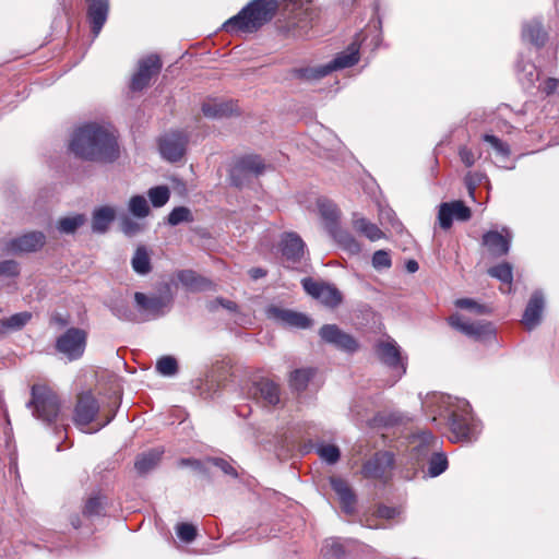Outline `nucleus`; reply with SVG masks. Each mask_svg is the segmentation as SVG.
<instances>
[{"instance_id":"nucleus-1","label":"nucleus","mask_w":559,"mask_h":559,"mask_svg":"<svg viewBox=\"0 0 559 559\" xmlns=\"http://www.w3.org/2000/svg\"><path fill=\"white\" fill-rule=\"evenodd\" d=\"M71 152L85 160L112 163L119 157V146L112 132L97 123H87L72 135Z\"/></svg>"},{"instance_id":"nucleus-2","label":"nucleus","mask_w":559,"mask_h":559,"mask_svg":"<svg viewBox=\"0 0 559 559\" xmlns=\"http://www.w3.org/2000/svg\"><path fill=\"white\" fill-rule=\"evenodd\" d=\"M277 8V0H251L236 15L228 19L223 28L230 34L254 33L273 19Z\"/></svg>"},{"instance_id":"nucleus-3","label":"nucleus","mask_w":559,"mask_h":559,"mask_svg":"<svg viewBox=\"0 0 559 559\" xmlns=\"http://www.w3.org/2000/svg\"><path fill=\"white\" fill-rule=\"evenodd\" d=\"M440 415L449 418L451 431L456 440L472 441L478 435L477 424L472 415L471 405L466 400L452 396L439 397Z\"/></svg>"},{"instance_id":"nucleus-4","label":"nucleus","mask_w":559,"mask_h":559,"mask_svg":"<svg viewBox=\"0 0 559 559\" xmlns=\"http://www.w3.org/2000/svg\"><path fill=\"white\" fill-rule=\"evenodd\" d=\"M284 14L287 15L285 28L289 36L301 38L309 34L319 16L312 0H286Z\"/></svg>"},{"instance_id":"nucleus-5","label":"nucleus","mask_w":559,"mask_h":559,"mask_svg":"<svg viewBox=\"0 0 559 559\" xmlns=\"http://www.w3.org/2000/svg\"><path fill=\"white\" fill-rule=\"evenodd\" d=\"M31 394L32 399L26 406L32 409L33 415L47 425L55 423L60 414V402L57 394L40 384H34Z\"/></svg>"},{"instance_id":"nucleus-6","label":"nucleus","mask_w":559,"mask_h":559,"mask_svg":"<svg viewBox=\"0 0 559 559\" xmlns=\"http://www.w3.org/2000/svg\"><path fill=\"white\" fill-rule=\"evenodd\" d=\"M98 413L99 404L95 396L91 392L80 394L73 416L75 426L84 432L93 433L108 425L115 417V414H110L96 429H87V426L96 419Z\"/></svg>"},{"instance_id":"nucleus-7","label":"nucleus","mask_w":559,"mask_h":559,"mask_svg":"<svg viewBox=\"0 0 559 559\" xmlns=\"http://www.w3.org/2000/svg\"><path fill=\"white\" fill-rule=\"evenodd\" d=\"M87 334L79 328H70L57 337L55 348L69 361L80 359L86 347Z\"/></svg>"},{"instance_id":"nucleus-8","label":"nucleus","mask_w":559,"mask_h":559,"mask_svg":"<svg viewBox=\"0 0 559 559\" xmlns=\"http://www.w3.org/2000/svg\"><path fill=\"white\" fill-rule=\"evenodd\" d=\"M266 168L262 158L258 155H246L237 158L229 171L231 185L242 187L252 177L261 175Z\"/></svg>"},{"instance_id":"nucleus-9","label":"nucleus","mask_w":559,"mask_h":559,"mask_svg":"<svg viewBox=\"0 0 559 559\" xmlns=\"http://www.w3.org/2000/svg\"><path fill=\"white\" fill-rule=\"evenodd\" d=\"M305 292L329 308H336L343 301V295L333 284L306 277L301 281Z\"/></svg>"},{"instance_id":"nucleus-10","label":"nucleus","mask_w":559,"mask_h":559,"mask_svg":"<svg viewBox=\"0 0 559 559\" xmlns=\"http://www.w3.org/2000/svg\"><path fill=\"white\" fill-rule=\"evenodd\" d=\"M376 354L379 360L391 369H397L400 379L406 373V362L401 356V348L397 343L388 337L384 341H379L376 344Z\"/></svg>"},{"instance_id":"nucleus-11","label":"nucleus","mask_w":559,"mask_h":559,"mask_svg":"<svg viewBox=\"0 0 559 559\" xmlns=\"http://www.w3.org/2000/svg\"><path fill=\"white\" fill-rule=\"evenodd\" d=\"M134 300L143 321L165 314L170 305V298L147 296L143 293H135Z\"/></svg>"},{"instance_id":"nucleus-12","label":"nucleus","mask_w":559,"mask_h":559,"mask_svg":"<svg viewBox=\"0 0 559 559\" xmlns=\"http://www.w3.org/2000/svg\"><path fill=\"white\" fill-rule=\"evenodd\" d=\"M319 335L328 344L335 346L337 349L354 353L358 348L357 341L348 333L342 331L336 324H324Z\"/></svg>"},{"instance_id":"nucleus-13","label":"nucleus","mask_w":559,"mask_h":559,"mask_svg":"<svg viewBox=\"0 0 559 559\" xmlns=\"http://www.w3.org/2000/svg\"><path fill=\"white\" fill-rule=\"evenodd\" d=\"M471 216L472 211L463 201L444 202L439 205L438 222L442 229H449L454 218L466 222Z\"/></svg>"},{"instance_id":"nucleus-14","label":"nucleus","mask_w":559,"mask_h":559,"mask_svg":"<svg viewBox=\"0 0 559 559\" xmlns=\"http://www.w3.org/2000/svg\"><path fill=\"white\" fill-rule=\"evenodd\" d=\"M188 139L182 132H170L160 138L159 152L169 162H177L186 153Z\"/></svg>"},{"instance_id":"nucleus-15","label":"nucleus","mask_w":559,"mask_h":559,"mask_svg":"<svg viewBox=\"0 0 559 559\" xmlns=\"http://www.w3.org/2000/svg\"><path fill=\"white\" fill-rule=\"evenodd\" d=\"M162 68L160 59L157 55H151L139 61V69L131 80L132 91H142L146 87L153 75L157 74Z\"/></svg>"},{"instance_id":"nucleus-16","label":"nucleus","mask_w":559,"mask_h":559,"mask_svg":"<svg viewBox=\"0 0 559 559\" xmlns=\"http://www.w3.org/2000/svg\"><path fill=\"white\" fill-rule=\"evenodd\" d=\"M449 323L455 330L475 340H483L495 333L491 323L485 321L467 322L457 313L449 318Z\"/></svg>"},{"instance_id":"nucleus-17","label":"nucleus","mask_w":559,"mask_h":559,"mask_svg":"<svg viewBox=\"0 0 559 559\" xmlns=\"http://www.w3.org/2000/svg\"><path fill=\"white\" fill-rule=\"evenodd\" d=\"M266 316L284 326L307 329L311 325V319L301 312L271 306L266 309Z\"/></svg>"},{"instance_id":"nucleus-18","label":"nucleus","mask_w":559,"mask_h":559,"mask_svg":"<svg viewBox=\"0 0 559 559\" xmlns=\"http://www.w3.org/2000/svg\"><path fill=\"white\" fill-rule=\"evenodd\" d=\"M393 454L388 451H380L364 464L361 474L365 478H382L393 467Z\"/></svg>"},{"instance_id":"nucleus-19","label":"nucleus","mask_w":559,"mask_h":559,"mask_svg":"<svg viewBox=\"0 0 559 559\" xmlns=\"http://www.w3.org/2000/svg\"><path fill=\"white\" fill-rule=\"evenodd\" d=\"M512 234L508 228H503L501 233L489 230L484 234L481 243L489 254L495 258L506 255L510 250Z\"/></svg>"},{"instance_id":"nucleus-20","label":"nucleus","mask_w":559,"mask_h":559,"mask_svg":"<svg viewBox=\"0 0 559 559\" xmlns=\"http://www.w3.org/2000/svg\"><path fill=\"white\" fill-rule=\"evenodd\" d=\"M249 396L264 405H276L280 402V388L270 379H260L253 382L249 390Z\"/></svg>"},{"instance_id":"nucleus-21","label":"nucleus","mask_w":559,"mask_h":559,"mask_svg":"<svg viewBox=\"0 0 559 559\" xmlns=\"http://www.w3.org/2000/svg\"><path fill=\"white\" fill-rule=\"evenodd\" d=\"M305 242L296 233L283 234L280 242L282 255L292 264L299 263L305 254Z\"/></svg>"},{"instance_id":"nucleus-22","label":"nucleus","mask_w":559,"mask_h":559,"mask_svg":"<svg viewBox=\"0 0 559 559\" xmlns=\"http://www.w3.org/2000/svg\"><path fill=\"white\" fill-rule=\"evenodd\" d=\"M544 308L545 296L542 290L537 289L531 295L522 318V323L528 331L534 330L540 323Z\"/></svg>"},{"instance_id":"nucleus-23","label":"nucleus","mask_w":559,"mask_h":559,"mask_svg":"<svg viewBox=\"0 0 559 559\" xmlns=\"http://www.w3.org/2000/svg\"><path fill=\"white\" fill-rule=\"evenodd\" d=\"M46 242V236L41 231H31L13 238L9 249L13 253L33 252L39 250Z\"/></svg>"},{"instance_id":"nucleus-24","label":"nucleus","mask_w":559,"mask_h":559,"mask_svg":"<svg viewBox=\"0 0 559 559\" xmlns=\"http://www.w3.org/2000/svg\"><path fill=\"white\" fill-rule=\"evenodd\" d=\"M86 3L87 17L91 23L92 32L96 37L107 21L109 0H86Z\"/></svg>"},{"instance_id":"nucleus-25","label":"nucleus","mask_w":559,"mask_h":559,"mask_svg":"<svg viewBox=\"0 0 559 559\" xmlns=\"http://www.w3.org/2000/svg\"><path fill=\"white\" fill-rule=\"evenodd\" d=\"M330 485L337 495L342 509L345 513H353L356 504V496L346 480L340 477H331Z\"/></svg>"},{"instance_id":"nucleus-26","label":"nucleus","mask_w":559,"mask_h":559,"mask_svg":"<svg viewBox=\"0 0 559 559\" xmlns=\"http://www.w3.org/2000/svg\"><path fill=\"white\" fill-rule=\"evenodd\" d=\"M116 218V210L104 205L94 210L92 214V230L96 234H105Z\"/></svg>"},{"instance_id":"nucleus-27","label":"nucleus","mask_w":559,"mask_h":559,"mask_svg":"<svg viewBox=\"0 0 559 559\" xmlns=\"http://www.w3.org/2000/svg\"><path fill=\"white\" fill-rule=\"evenodd\" d=\"M359 61V46L355 43L350 44L345 51L336 55V57L326 63L330 73L355 66Z\"/></svg>"},{"instance_id":"nucleus-28","label":"nucleus","mask_w":559,"mask_h":559,"mask_svg":"<svg viewBox=\"0 0 559 559\" xmlns=\"http://www.w3.org/2000/svg\"><path fill=\"white\" fill-rule=\"evenodd\" d=\"M416 444L413 448V456L417 460H424L432 454L438 445V439L430 431H423L415 437Z\"/></svg>"},{"instance_id":"nucleus-29","label":"nucleus","mask_w":559,"mask_h":559,"mask_svg":"<svg viewBox=\"0 0 559 559\" xmlns=\"http://www.w3.org/2000/svg\"><path fill=\"white\" fill-rule=\"evenodd\" d=\"M235 111L233 102L207 99L202 104V112L205 117L221 119L230 116Z\"/></svg>"},{"instance_id":"nucleus-30","label":"nucleus","mask_w":559,"mask_h":559,"mask_svg":"<svg viewBox=\"0 0 559 559\" xmlns=\"http://www.w3.org/2000/svg\"><path fill=\"white\" fill-rule=\"evenodd\" d=\"M163 450L152 449L139 454L134 462V468L139 475H146L153 471L162 459Z\"/></svg>"},{"instance_id":"nucleus-31","label":"nucleus","mask_w":559,"mask_h":559,"mask_svg":"<svg viewBox=\"0 0 559 559\" xmlns=\"http://www.w3.org/2000/svg\"><path fill=\"white\" fill-rule=\"evenodd\" d=\"M329 234L344 250L348 251L349 253L357 254L360 252L359 242L349 231L342 229L338 226H331Z\"/></svg>"},{"instance_id":"nucleus-32","label":"nucleus","mask_w":559,"mask_h":559,"mask_svg":"<svg viewBox=\"0 0 559 559\" xmlns=\"http://www.w3.org/2000/svg\"><path fill=\"white\" fill-rule=\"evenodd\" d=\"M522 37L535 46H543L546 41L547 34L539 21L533 20L523 25Z\"/></svg>"},{"instance_id":"nucleus-33","label":"nucleus","mask_w":559,"mask_h":559,"mask_svg":"<svg viewBox=\"0 0 559 559\" xmlns=\"http://www.w3.org/2000/svg\"><path fill=\"white\" fill-rule=\"evenodd\" d=\"M178 281L190 290H203L210 286V282L199 276L191 270H182L177 274Z\"/></svg>"},{"instance_id":"nucleus-34","label":"nucleus","mask_w":559,"mask_h":559,"mask_svg":"<svg viewBox=\"0 0 559 559\" xmlns=\"http://www.w3.org/2000/svg\"><path fill=\"white\" fill-rule=\"evenodd\" d=\"M318 209L321 217L325 222V228L330 231V227H337L338 210L336 205L326 199L318 200Z\"/></svg>"},{"instance_id":"nucleus-35","label":"nucleus","mask_w":559,"mask_h":559,"mask_svg":"<svg viewBox=\"0 0 559 559\" xmlns=\"http://www.w3.org/2000/svg\"><path fill=\"white\" fill-rule=\"evenodd\" d=\"M353 226L357 231L366 236L371 241H376L383 237L381 229L365 217H358L355 215L353 218Z\"/></svg>"},{"instance_id":"nucleus-36","label":"nucleus","mask_w":559,"mask_h":559,"mask_svg":"<svg viewBox=\"0 0 559 559\" xmlns=\"http://www.w3.org/2000/svg\"><path fill=\"white\" fill-rule=\"evenodd\" d=\"M516 71L519 81L526 87L532 86L539 78V71L531 62L518 61Z\"/></svg>"},{"instance_id":"nucleus-37","label":"nucleus","mask_w":559,"mask_h":559,"mask_svg":"<svg viewBox=\"0 0 559 559\" xmlns=\"http://www.w3.org/2000/svg\"><path fill=\"white\" fill-rule=\"evenodd\" d=\"M132 269L140 275H146L151 271V259L145 247L140 246L136 248L132 260Z\"/></svg>"},{"instance_id":"nucleus-38","label":"nucleus","mask_w":559,"mask_h":559,"mask_svg":"<svg viewBox=\"0 0 559 559\" xmlns=\"http://www.w3.org/2000/svg\"><path fill=\"white\" fill-rule=\"evenodd\" d=\"M110 311L115 317L124 321H135L136 314L130 308L128 300L124 298H116L109 305Z\"/></svg>"},{"instance_id":"nucleus-39","label":"nucleus","mask_w":559,"mask_h":559,"mask_svg":"<svg viewBox=\"0 0 559 559\" xmlns=\"http://www.w3.org/2000/svg\"><path fill=\"white\" fill-rule=\"evenodd\" d=\"M86 222V216L84 214H74L71 216L61 217L58 221L57 228L61 234H74L78 228L83 226Z\"/></svg>"},{"instance_id":"nucleus-40","label":"nucleus","mask_w":559,"mask_h":559,"mask_svg":"<svg viewBox=\"0 0 559 559\" xmlns=\"http://www.w3.org/2000/svg\"><path fill=\"white\" fill-rule=\"evenodd\" d=\"M128 211L139 219L145 218L151 212L146 199L140 194L130 198L128 203Z\"/></svg>"},{"instance_id":"nucleus-41","label":"nucleus","mask_w":559,"mask_h":559,"mask_svg":"<svg viewBox=\"0 0 559 559\" xmlns=\"http://www.w3.org/2000/svg\"><path fill=\"white\" fill-rule=\"evenodd\" d=\"M483 140L490 145L498 158L501 160L509 158L511 151L507 142L492 134H484Z\"/></svg>"},{"instance_id":"nucleus-42","label":"nucleus","mask_w":559,"mask_h":559,"mask_svg":"<svg viewBox=\"0 0 559 559\" xmlns=\"http://www.w3.org/2000/svg\"><path fill=\"white\" fill-rule=\"evenodd\" d=\"M294 73L299 79L306 81L319 80L330 74L329 68L326 64L318 66V67H309V68H300L294 70Z\"/></svg>"},{"instance_id":"nucleus-43","label":"nucleus","mask_w":559,"mask_h":559,"mask_svg":"<svg viewBox=\"0 0 559 559\" xmlns=\"http://www.w3.org/2000/svg\"><path fill=\"white\" fill-rule=\"evenodd\" d=\"M448 468V460L443 453L433 452L428 462V474L430 477L441 475Z\"/></svg>"},{"instance_id":"nucleus-44","label":"nucleus","mask_w":559,"mask_h":559,"mask_svg":"<svg viewBox=\"0 0 559 559\" xmlns=\"http://www.w3.org/2000/svg\"><path fill=\"white\" fill-rule=\"evenodd\" d=\"M316 451L328 464H335L341 456L340 449L334 444L319 443L316 447Z\"/></svg>"},{"instance_id":"nucleus-45","label":"nucleus","mask_w":559,"mask_h":559,"mask_svg":"<svg viewBox=\"0 0 559 559\" xmlns=\"http://www.w3.org/2000/svg\"><path fill=\"white\" fill-rule=\"evenodd\" d=\"M32 313L28 311L17 312L5 319L8 332H15L22 330L32 319Z\"/></svg>"},{"instance_id":"nucleus-46","label":"nucleus","mask_w":559,"mask_h":559,"mask_svg":"<svg viewBox=\"0 0 559 559\" xmlns=\"http://www.w3.org/2000/svg\"><path fill=\"white\" fill-rule=\"evenodd\" d=\"M313 376L311 369H297L290 374V385L296 391H302L308 385L309 380Z\"/></svg>"},{"instance_id":"nucleus-47","label":"nucleus","mask_w":559,"mask_h":559,"mask_svg":"<svg viewBox=\"0 0 559 559\" xmlns=\"http://www.w3.org/2000/svg\"><path fill=\"white\" fill-rule=\"evenodd\" d=\"M147 195L154 207H162L168 202L170 191L166 186H157L151 188Z\"/></svg>"},{"instance_id":"nucleus-48","label":"nucleus","mask_w":559,"mask_h":559,"mask_svg":"<svg viewBox=\"0 0 559 559\" xmlns=\"http://www.w3.org/2000/svg\"><path fill=\"white\" fill-rule=\"evenodd\" d=\"M491 277L499 280L502 283L511 284L513 281L512 265L510 263H501L488 270Z\"/></svg>"},{"instance_id":"nucleus-49","label":"nucleus","mask_w":559,"mask_h":559,"mask_svg":"<svg viewBox=\"0 0 559 559\" xmlns=\"http://www.w3.org/2000/svg\"><path fill=\"white\" fill-rule=\"evenodd\" d=\"M193 222V215L190 209L186 206L175 207L168 214V224L171 226H177L181 223H191Z\"/></svg>"},{"instance_id":"nucleus-50","label":"nucleus","mask_w":559,"mask_h":559,"mask_svg":"<svg viewBox=\"0 0 559 559\" xmlns=\"http://www.w3.org/2000/svg\"><path fill=\"white\" fill-rule=\"evenodd\" d=\"M120 229L127 237H134L143 231L144 224L126 215L120 218Z\"/></svg>"},{"instance_id":"nucleus-51","label":"nucleus","mask_w":559,"mask_h":559,"mask_svg":"<svg viewBox=\"0 0 559 559\" xmlns=\"http://www.w3.org/2000/svg\"><path fill=\"white\" fill-rule=\"evenodd\" d=\"M156 370L163 376L171 377L178 371L177 360L171 356H164L158 359Z\"/></svg>"},{"instance_id":"nucleus-52","label":"nucleus","mask_w":559,"mask_h":559,"mask_svg":"<svg viewBox=\"0 0 559 559\" xmlns=\"http://www.w3.org/2000/svg\"><path fill=\"white\" fill-rule=\"evenodd\" d=\"M486 179V175L478 171H469L465 176V185L468 190V194L474 199L476 187Z\"/></svg>"},{"instance_id":"nucleus-53","label":"nucleus","mask_w":559,"mask_h":559,"mask_svg":"<svg viewBox=\"0 0 559 559\" xmlns=\"http://www.w3.org/2000/svg\"><path fill=\"white\" fill-rule=\"evenodd\" d=\"M178 537L186 543H191L197 537V528L189 523H180L176 528Z\"/></svg>"},{"instance_id":"nucleus-54","label":"nucleus","mask_w":559,"mask_h":559,"mask_svg":"<svg viewBox=\"0 0 559 559\" xmlns=\"http://www.w3.org/2000/svg\"><path fill=\"white\" fill-rule=\"evenodd\" d=\"M205 462L211 463L212 465L218 467L226 475H229L234 478L238 477V473H237L236 468L225 459L209 457V459H206Z\"/></svg>"},{"instance_id":"nucleus-55","label":"nucleus","mask_w":559,"mask_h":559,"mask_svg":"<svg viewBox=\"0 0 559 559\" xmlns=\"http://www.w3.org/2000/svg\"><path fill=\"white\" fill-rule=\"evenodd\" d=\"M104 510V504L100 497H91L84 507V514L86 515H102Z\"/></svg>"},{"instance_id":"nucleus-56","label":"nucleus","mask_w":559,"mask_h":559,"mask_svg":"<svg viewBox=\"0 0 559 559\" xmlns=\"http://www.w3.org/2000/svg\"><path fill=\"white\" fill-rule=\"evenodd\" d=\"M372 265L377 270L389 269L391 266V258L389 252L378 250L372 255Z\"/></svg>"},{"instance_id":"nucleus-57","label":"nucleus","mask_w":559,"mask_h":559,"mask_svg":"<svg viewBox=\"0 0 559 559\" xmlns=\"http://www.w3.org/2000/svg\"><path fill=\"white\" fill-rule=\"evenodd\" d=\"M455 306L461 309H466L471 311H475L476 313H484L485 306L478 305L475 300L471 298H461L455 301Z\"/></svg>"},{"instance_id":"nucleus-58","label":"nucleus","mask_w":559,"mask_h":559,"mask_svg":"<svg viewBox=\"0 0 559 559\" xmlns=\"http://www.w3.org/2000/svg\"><path fill=\"white\" fill-rule=\"evenodd\" d=\"M19 272V264L15 261H0V275L16 276Z\"/></svg>"},{"instance_id":"nucleus-59","label":"nucleus","mask_w":559,"mask_h":559,"mask_svg":"<svg viewBox=\"0 0 559 559\" xmlns=\"http://www.w3.org/2000/svg\"><path fill=\"white\" fill-rule=\"evenodd\" d=\"M460 158L466 167H472L475 164V156L471 148L463 146L459 151Z\"/></svg>"},{"instance_id":"nucleus-60","label":"nucleus","mask_w":559,"mask_h":559,"mask_svg":"<svg viewBox=\"0 0 559 559\" xmlns=\"http://www.w3.org/2000/svg\"><path fill=\"white\" fill-rule=\"evenodd\" d=\"M50 324L56 325L59 329H63L70 324V318L69 316L62 314L60 312H55L50 317Z\"/></svg>"},{"instance_id":"nucleus-61","label":"nucleus","mask_w":559,"mask_h":559,"mask_svg":"<svg viewBox=\"0 0 559 559\" xmlns=\"http://www.w3.org/2000/svg\"><path fill=\"white\" fill-rule=\"evenodd\" d=\"M179 464L181 466H189L199 472H205L203 462L195 460V459H182V460H180Z\"/></svg>"},{"instance_id":"nucleus-62","label":"nucleus","mask_w":559,"mask_h":559,"mask_svg":"<svg viewBox=\"0 0 559 559\" xmlns=\"http://www.w3.org/2000/svg\"><path fill=\"white\" fill-rule=\"evenodd\" d=\"M559 81L556 79H547L543 85V92L547 95L552 94L558 87Z\"/></svg>"},{"instance_id":"nucleus-63","label":"nucleus","mask_w":559,"mask_h":559,"mask_svg":"<svg viewBox=\"0 0 559 559\" xmlns=\"http://www.w3.org/2000/svg\"><path fill=\"white\" fill-rule=\"evenodd\" d=\"M249 274H250L252 280H259V278H262V277H264L266 275V271L261 269V267H252L249 271Z\"/></svg>"},{"instance_id":"nucleus-64","label":"nucleus","mask_w":559,"mask_h":559,"mask_svg":"<svg viewBox=\"0 0 559 559\" xmlns=\"http://www.w3.org/2000/svg\"><path fill=\"white\" fill-rule=\"evenodd\" d=\"M419 269V265L417 263V261L415 260H408L406 262V270L409 272V273H415L417 272Z\"/></svg>"}]
</instances>
